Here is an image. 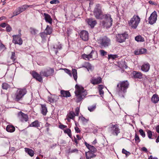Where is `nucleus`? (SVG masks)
<instances>
[{
	"mask_svg": "<svg viewBox=\"0 0 159 159\" xmlns=\"http://www.w3.org/2000/svg\"><path fill=\"white\" fill-rule=\"evenodd\" d=\"M75 90L74 99L78 103L84 99L87 94V91L82 86L76 84L75 86Z\"/></svg>",
	"mask_w": 159,
	"mask_h": 159,
	"instance_id": "nucleus-1",
	"label": "nucleus"
},
{
	"mask_svg": "<svg viewBox=\"0 0 159 159\" xmlns=\"http://www.w3.org/2000/svg\"><path fill=\"white\" fill-rule=\"evenodd\" d=\"M129 85L127 80L120 81L118 84L117 87L118 88V93L120 96L124 97V94L127 92V90Z\"/></svg>",
	"mask_w": 159,
	"mask_h": 159,
	"instance_id": "nucleus-2",
	"label": "nucleus"
},
{
	"mask_svg": "<svg viewBox=\"0 0 159 159\" xmlns=\"http://www.w3.org/2000/svg\"><path fill=\"white\" fill-rule=\"evenodd\" d=\"M93 13L95 17L97 19H103L104 17L107 16V14H103L99 4L96 5L93 11Z\"/></svg>",
	"mask_w": 159,
	"mask_h": 159,
	"instance_id": "nucleus-3",
	"label": "nucleus"
},
{
	"mask_svg": "<svg viewBox=\"0 0 159 159\" xmlns=\"http://www.w3.org/2000/svg\"><path fill=\"white\" fill-rule=\"evenodd\" d=\"M98 41L102 48H108L111 45L110 39L106 36L100 37Z\"/></svg>",
	"mask_w": 159,
	"mask_h": 159,
	"instance_id": "nucleus-4",
	"label": "nucleus"
},
{
	"mask_svg": "<svg viewBox=\"0 0 159 159\" xmlns=\"http://www.w3.org/2000/svg\"><path fill=\"white\" fill-rule=\"evenodd\" d=\"M140 22V18L139 16L134 15L128 21V24L131 28L136 29Z\"/></svg>",
	"mask_w": 159,
	"mask_h": 159,
	"instance_id": "nucleus-5",
	"label": "nucleus"
},
{
	"mask_svg": "<svg viewBox=\"0 0 159 159\" xmlns=\"http://www.w3.org/2000/svg\"><path fill=\"white\" fill-rule=\"evenodd\" d=\"M107 16L104 17V20L102 22V25L106 28H110L112 25V19L109 14H107Z\"/></svg>",
	"mask_w": 159,
	"mask_h": 159,
	"instance_id": "nucleus-6",
	"label": "nucleus"
},
{
	"mask_svg": "<svg viewBox=\"0 0 159 159\" xmlns=\"http://www.w3.org/2000/svg\"><path fill=\"white\" fill-rule=\"evenodd\" d=\"M27 92L25 89H20L17 90L15 94V100L18 101L21 99Z\"/></svg>",
	"mask_w": 159,
	"mask_h": 159,
	"instance_id": "nucleus-7",
	"label": "nucleus"
},
{
	"mask_svg": "<svg viewBox=\"0 0 159 159\" xmlns=\"http://www.w3.org/2000/svg\"><path fill=\"white\" fill-rule=\"evenodd\" d=\"M54 73V70L53 69L48 68L42 70L40 72V74L42 76L47 77L53 75Z\"/></svg>",
	"mask_w": 159,
	"mask_h": 159,
	"instance_id": "nucleus-8",
	"label": "nucleus"
},
{
	"mask_svg": "<svg viewBox=\"0 0 159 159\" xmlns=\"http://www.w3.org/2000/svg\"><path fill=\"white\" fill-rule=\"evenodd\" d=\"M128 37V35L126 32L122 34H118L116 36V41L120 43H122L124 42Z\"/></svg>",
	"mask_w": 159,
	"mask_h": 159,
	"instance_id": "nucleus-9",
	"label": "nucleus"
},
{
	"mask_svg": "<svg viewBox=\"0 0 159 159\" xmlns=\"http://www.w3.org/2000/svg\"><path fill=\"white\" fill-rule=\"evenodd\" d=\"M157 12L154 11L150 15L149 17V23L151 25H153L155 23L157 20Z\"/></svg>",
	"mask_w": 159,
	"mask_h": 159,
	"instance_id": "nucleus-10",
	"label": "nucleus"
},
{
	"mask_svg": "<svg viewBox=\"0 0 159 159\" xmlns=\"http://www.w3.org/2000/svg\"><path fill=\"white\" fill-rule=\"evenodd\" d=\"M111 132L113 135L117 136L118 134L120 133V129L119 128L118 125L117 124L112 125H111Z\"/></svg>",
	"mask_w": 159,
	"mask_h": 159,
	"instance_id": "nucleus-11",
	"label": "nucleus"
},
{
	"mask_svg": "<svg viewBox=\"0 0 159 159\" xmlns=\"http://www.w3.org/2000/svg\"><path fill=\"white\" fill-rule=\"evenodd\" d=\"M12 42L15 44L21 45L23 43V40L20 36L18 35H14L12 36Z\"/></svg>",
	"mask_w": 159,
	"mask_h": 159,
	"instance_id": "nucleus-12",
	"label": "nucleus"
},
{
	"mask_svg": "<svg viewBox=\"0 0 159 159\" xmlns=\"http://www.w3.org/2000/svg\"><path fill=\"white\" fill-rule=\"evenodd\" d=\"M18 116L19 119L22 122H26L28 120V116L22 111H20L18 113Z\"/></svg>",
	"mask_w": 159,
	"mask_h": 159,
	"instance_id": "nucleus-13",
	"label": "nucleus"
},
{
	"mask_svg": "<svg viewBox=\"0 0 159 159\" xmlns=\"http://www.w3.org/2000/svg\"><path fill=\"white\" fill-rule=\"evenodd\" d=\"M80 37L84 41H87L89 39V34L88 32L85 30L82 31L80 34Z\"/></svg>",
	"mask_w": 159,
	"mask_h": 159,
	"instance_id": "nucleus-14",
	"label": "nucleus"
},
{
	"mask_svg": "<svg viewBox=\"0 0 159 159\" xmlns=\"http://www.w3.org/2000/svg\"><path fill=\"white\" fill-rule=\"evenodd\" d=\"M32 75L34 78H35L36 80L40 82L43 81V79L40 74H38L35 71L32 72Z\"/></svg>",
	"mask_w": 159,
	"mask_h": 159,
	"instance_id": "nucleus-15",
	"label": "nucleus"
},
{
	"mask_svg": "<svg viewBox=\"0 0 159 159\" xmlns=\"http://www.w3.org/2000/svg\"><path fill=\"white\" fill-rule=\"evenodd\" d=\"M90 82L93 85L97 84L102 82V79L100 77L93 78L91 79Z\"/></svg>",
	"mask_w": 159,
	"mask_h": 159,
	"instance_id": "nucleus-16",
	"label": "nucleus"
},
{
	"mask_svg": "<svg viewBox=\"0 0 159 159\" xmlns=\"http://www.w3.org/2000/svg\"><path fill=\"white\" fill-rule=\"evenodd\" d=\"M44 19L46 22H48L50 24H52V19L51 16L48 14L46 13L43 14Z\"/></svg>",
	"mask_w": 159,
	"mask_h": 159,
	"instance_id": "nucleus-17",
	"label": "nucleus"
},
{
	"mask_svg": "<svg viewBox=\"0 0 159 159\" xmlns=\"http://www.w3.org/2000/svg\"><path fill=\"white\" fill-rule=\"evenodd\" d=\"M147 50L145 48H141L135 50L134 51V54L135 55H139L145 53Z\"/></svg>",
	"mask_w": 159,
	"mask_h": 159,
	"instance_id": "nucleus-18",
	"label": "nucleus"
},
{
	"mask_svg": "<svg viewBox=\"0 0 159 159\" xmlns=\"http://www.w3.org/2000/svg\"><path fill=\"white\" fill-rule=\"evenodd\" d=\"M93 152L90 151H88V152H85V157L87 159H91L96 157V155Z\"/></svg>",
	"mask_w": 159,
	"mask_h": 159,
	"instance_id": "nucleus-19",
	"label": "nucleus"
},
{
	"mask_svg": "<svg viewBox=\"0 0 159 159\" xmlns=\"http://www.w3.org/2000/svg\"><path fill=\"white\" fill-rule=\"evenodd\" d=\"M84 143L86 147L89 150V151H90L94 153L97 152V149L94 147L89 145L86 142H85Z\"/></svg>",
	"mask_w": 159,
	"mask_h": 159,
	"instance_id": "nucleus-20",
	"label": "nucleus"
},
{
	"mask_svg": "<svg viewBox=\"0 0 159 159\" xmlns=\"http://www.w3.org/2000/svg\"><path fill=\"white\" fill-rule=\"evenodd\" d=\"M29 31L30 34L32 36H36L38 33V30L33 27L30 28Z\"/></svg>",
	"mask_w": 159,
	"mask_h": 159,
	"instance_id": "nucleus-21",
	"label": "nucleus"
},
{
	"mask_svg": "<svg viewBox=\"0 0 159 159\" xmlns=\"http://www.w3.org/2000/svg\"><path fill=\"white\" fill-rule=\"evenodd\" d=\"M150 65L148 63L144 64L141 66V70L144 72H148L149 70Z\"/></svg>",
	"mask_w": 159,
	"mask_h": 159,
	"instance_id": "nucleus-22",
	"label": "nucleus"
},
{
	"mask_svg": "<svg viewBox=\"0 0 159 159\" xmlns=\"http://www.w3.org/2000/svg\"><path fill=\"white\" fill-rule=\"evenodd\" d=\"M133 75L135 78L140 79L142 78V74L140 72L134 71L133 72Z\"/></svg>",
	"mask_w": 159,
	"mask_h": 159,
	"instance_id": "nucleus-23",
	"label": "nucleus"
},
{
	"mask_svg": "<svg viewBox=\"0 0 159 159\" xmlns=\"http://www.w3.org/2000/svg\"><path fill=\"white\" fill-rule=\"evenodd\" d=\"M61 96L64 97H68L71 96L70 93L69 91L61 90Z\"/></svg>",
	"mask_w": 159,
	"mask_h": 159,
	"instance_id": "nucleus-24",
	"label": "nucleus"
},
{
	"mask_svg": "<svg viewBox=\"0 0 159 159\" xmlns=\"http://www.w3.org/2000/svg\"><path fill=\"white\" fill-rule=\"evenodd\" d=\"M89 55L90 59H93V60L95 59L98 57V53L95 51L92 50Z\"/></svg>",
	"mask_w": 159,
	"mask_h": 159,
	"instance_id": "nucleus-25",
	"label": "nucleus"
},
{
	"mask_svg": "<svg viewBox=\"0 0 159 159\" xmlns=\"http://www.w3.org/2000/svg\"><path fill=\"white\" fill-rule=\"evenodd\" d=\"M159 101V97L157 94H154L153 95L151 98V101L153 103L155 104L157 103Z\"/></svg>",
	"mask_w": 159,
	"mask_h": 159,
	"instance_id": "nucleus-26",
	"label": "nucleus"
},
{
	"mask_svg": "<svg viewBox=\"0 0 159 159\" xmlns=\"http://www.w3.org/2000/svg\"><path fill=\"white\" fill-rule=\"evenodd\" d=\"M25 152L30 157H33L34 154V151L31 149L28 148H25Z\"/></svg>",
	"mask_w": 159,
	"mask_h": 159,
	"instance_id": "nucleus-27",
	"label": "nucleus"
},
{
	"mask_svg": "<svg viewBox=\"0 0 159 159\" xmlns=\"http://www.w3.org/2000/svg\"><path fill=\"white\" fill-rule=\"evenodd\" d=\"M87 22L88 24L90 25L92 28H93L97 24L96 20H93L92 19H88Z\"/></svg>",
	"mask_w": 159,
	"mask_h": 159,
	"instance_id": "nucleus-28",
	"label": "nucleus"
},
{
	"mask_svg": "<svg viewBox=\"0 0 159 159\" xmlns=\"http://www.w3.org/2000/svg\"><path fill=\"white\" fill-rule=\"evenodd\" d=\"M42 113L45 116L47 112V109L45 104H41Z\"/></svg>",
	"mask_w": 159,
	"mask_h": 159,
	"instance_id": "nucleus-29",
	"label": "nucleus"
},
{
	"mask_svg": "<svg viewBox=\"0 0 159 159\" xmlns=\"http://www.w3.org/2000/svg\"><path fill=\"white\" fill-rule=\"evenodd\" d=\"M15 130V127L11 125H8L6 127V130L8 132L12 133L14 132Z\"/></svg>",
	"mask_w": 159,
	"mask_h": 159,
	"instance_id": "nucleus-30",
	"label": "nucleus"
},
{
	"mask_svg": "<svg viewBox=\"0 0 159 159\" xmlns=\"http://www.w3.org/2000/svg\"><path fill=\"white\" fill-rule=\"evenodd\" d=\"M30 127H40V124L38 120H35L32 122L29 125Z\"/></svg>",
	"mask_w": 159,
	"mask_h": 159,
	"instance_id": "nucleus-31",
	"label": "nucleus"
},
{
	"mask_svg": "<svg viewBox=\"0 0 159 159\" xmlns=\"http://www.w3.org/2000/svg\"><path fill=\"white\" fill-rule=\"evenodd\" d=\"M104 88V86L102 85H99L98 87V89L99 94L100 95L101 97L104 95V92L103 90L102 89Z\"/></svg>",
	"mask_w": 159,
	"mask_h": 159,
	"instance_id": "nucleus-32",
	"label": "nucleus"
},
{
	"mask_svg": "<svg viewBox=\"0 0 159 159\" xmlns=\"http://www.w3.org/2000/svg\"><path fill=\"white\" fill-rule=\"evenodd\" d=\"M52 29L48 25H47L46 29L45 30V32L48 35H50L51 34L52 32Z\"/></svg>",
	"mask_w": 159,
	"mask_h": 159,
	"instance_id": "nucleus-33",
	"label": "nucleus"
},
{
	"mask_svg": "<svg viewBox=\"0 0 159 159\" xmlns=\"http://www.w3.org/2000/svg\"><path fill=\"white\" fill-rule=\"evenodd\" d=\"M135 40L138 42H143L144 41V38L140 35H138L135 37Z\"/></svg>",
	"mask_w": 159,
	"mask_h": 159,
	"instance_id": "nucleus-34",
	"label": "nucleus"
},
{
	"mask_svg": "<svg viewBox=\"0 0 159 159\" xmlns=\"http://www.w3.org/2000/svg\"><path fill=\"white\" fill-rule=\"evenodd\" d=\"M47 34L45 32H43L40 33L39 35L41 37L42 40H46L47 38Z\"/></svg>",
	"mask_w": 159,
	"mask_h": 159,
	"instance_id": "nucleus-35",
	"label": "nucleus"
},
{
	"mask_svg": "<svg viewBox=\"0 0 159 159\" xmlns=\"http://www.w3.org/2000/svg\"><path fill=\"white\" fill-rule=\"evenodd\" d=\"M72 72L74 80L76 81L77 78V70L75 69H73Z\"/></svg>",
	"mask_w": 159,
	"mask_h": 159,
	"instance_id": "nucleus-36",
	"label": "nucleus"
},
{
	"mask_svg": "<svg viewBox=\"0 0 159 159\" xmlns=\"http://www.w3.org/2000/svg\"><path fill=\"white\" fill-rule=\"evenodd\" d=\"M84 67L87 69L88 71L89 70H91L92 69V66L91 64L89 62L86 63L85 66H84Z\"/></svg>",
	"mask_w": 159,
	"mask_h": 159,
	"instance_id": "nucleus-37",
	"label": "nucleus"
},
{
	"mask_svg": "<svg viewBox=\"0 0 159 159\" xmlns=\"http://www.w3.org/2000/svg\"><path fill=\"white\" fill-rule=\"evenodd\" d=\"M96 104H93V105L88 107V110L90 112L93 111L96 108Z\"/></svg>",
	"mask_w": 159,
	"mask_h": 159,
	"instance_id": "nucleus-38",
	"label": "nucleus"
},
{
	"mask_svg": "<svg viewBox=\"0 0 159 159\" xmlns=\"http://www.w3.org/2000/svg\"><path fill=\"white\" fill-rule=\"evenodd\" d=\"M2 87L3 89L7 90L8 88H10V86L7 83H4L2 84Z\"/></svg>",
	"mask_w": 159,
	"mask_h": 159,
	"instance_id": "nucleus-39",
	"label": "nucleus"
},
{
	"mask_svg": "<svg viewBox=\"0 0 159 159\" xmlns=\"http://www.w3.org/2000/svg\"><path fill=\"white\" fill-rule=\"evenodd\" d=\"M64 133L67 134L70 138H71V133L70 129H66L64 130Z\"/></svg>",
	"mask_w": 159,
	"mask_h": 159,
	"instance_id": "nucleus-40",
	"label": "nucleus"
},
{
	"mask_svg": "<svg viewBox=\"0 0 159 159\" xmlns=\"http://www.w3.org/2000/svg\"><path fill=\"white\" fill-rule=\"evenodd\" d=\"M18 8H19V10H20V12H22L27 9V6H26V5H25Z\"/></svg>",
	"mask_w": 159,
	"mask_h": 159,
	"instance_id": "nucleus-41",
	"label": "nucleus"
},
{
	"mask_svg": "<svg viewBox=\"0 0 159 159\" xmlns=\"http://www.w3.org/2000/svg\"><path fill=\"white\" fill-rule=\"evenodd\" d=\"M20 10H19V8H17L13 12V15L12 16L13 17L15 16H17L20 14Z\"/></svg>",
	"mask_w": 159,
	"mask_h": 159,
	"instance_id": "nucleus-42",
	"label": "nucleus"
},
{
	"mask_svg": "<svg viewBox=\"0 0 159 159\" xmlns=\"http://www.w3.org/2000/svg\"><path fill=\"white\" fill-rule=\"evenodd\" d=\"M75 116V113L73 111L70 112L68 114V117L72 119Z\"/></svg>",
	"mask_w": 159,
	"mask_h": 159,
	"instance_id": "nucleus-43",
	"label": "nucleus"
},
{
	"mask_svg": "<svg viewBox=\"0 0 159 159\" xmlns=\"http://www.w3.org/2000/svg\"><path fill=\"white\" fill-rule=\"evenodd\" d=\"M11 57L10 58L12 60L13 62H14L16 58V57L15 55V53L14 52H11Z\"/></svg>",
	"mask_w": 159,
	"mask_h": 159,
	"instance_id": "nucleus-44",
	"label": "nucleus"
},
{
	"mask_svg": "<svg viewBox=\"0 0 159 159\" xmlns=\"http://www.w3.org/2000/svg\"><path fill=\"white\" fill-rule=\"evenodd\" d=\"M82 57L84 59L86 60H89L90 59L89 54V55H86L84 54L82 55Z\"/></svg>",
	"mask_w": 159,
	"mask_h": 159,
	"instance_id": "nucleus-45",
	"label": "nucleus"
},
{
	"mask_svg": "<svg viewBox=\"0 0 159 159\" xmlns=\"http://www.w3.org/2000/svg\"><path fill=\"white\" fill-rule=\"evenodd\" d=\"M118 57V56L117 55H108V59H114L115 58H117Z\"/></svg>",
	"mask_w": 159,
	"mask_h": 159,
	"instance_id": "nucleus-46",
	"label": "nucleus"
},
{
	"mask_svg": "<svg viewBox=\"0 0 159 159\" xmlns=\"http://www.w3.org/2000/svg\"><path fill=\"white\" fill-rule=\"evenodd\" d=\"M135 140L136 143H138L140 142V139L139 136L136 134H135Z\"/></svg>",
	"mask_w": 159,
	"mask_h": 159,
	"instance_id": "nucleus-47",
	"label": "nucleus"
},
{
	"mask_svg": "<svg viewBox=\"0 0 159 159\" xmlns=\"http://www.w3.org/2000/svg\"><path fill=\"white\" fill-rule=\"evenodd\" d=\"M139 132L140 135L143 137L144 138L145 137L146 135L145 133L144 132L142 129H140L139 130Z\"/></svg>",
	"mask_w": 159,
	"mask_h": 159,
	"instance_id": "nucleus-48",
	"label": "nucleus"
},
{
	"mask_svg": "<svg viewBox=\"0 0 159 159\" xmlns=\"http://www.w3.org/2000/svg\"><path fill=\"white\" fill-rule=\"evenodd\" d=\"M100 54L102 56H104L107 55V52L103 50H99Z\"/></svg>",
	"mask_w": 159,
	"mask_h": 159,
	"instance_id": "nucleus-49",
	"label": "nucleus"
},
{
	"mask_svg": "<svg viewBox=\"0 0 159 159\" xmlns=\"http://www.w3.org/2000/svg\"><path fill=\"white\" fill-rule=\"evenodd\" d=\"M6 49V48L5 45L2 43H0V51L2 50H4Z\"/></svg>",
	"mask_w": 159,
	"mask_h": 159,
	"instance_id": "nucleus-50",
	"label": "nucleus"
},
{
	"mask_svg": "<svg viewBox=\"0 0 159 159\" xmlns=\"http://www.w3.org/2000/svg\"><path fill=\"white\" fill-rule=\"evenodd\" d=\"M53 48L57 49H60L61 48V44L58 43V44H56L54 45Z\"/></svg>",
	"mask_w": 159,
	"mask_h": 159,
	"instance_id": "nucleus-51",
	"label": "nucleus"
},
{
	"mask_svg": "<svg viewBox=\"0 0 159 159\" xmlns=\"http://www.w3.org/2000/svg\"><path fill=\"white\" fill-rule=\"evenodd\" d=\"M122 153L123 154H125L126 156H129L130 154V153L129 152L127 151L124 149H122Z\"/></svg>",
	"mask_w": 159,
	"mask_h": 159,
	"instance_id": "nucleus-52",
	"label": "nucleus"
},
{
	"mask_svg": "<svg viewBox=\"0 0 159 159\" xmlns=\"http://www.w3.org/2000/svg\"><path fill=\"white\" fill-rule=\"evenodd\" d=\"M147 134L148 138L150 139H151L152 136V131L150 130H148L147 131Z\"/></svg>",
	"mask_w": 159,
	"mask_h": 159,
	"instance_id": "nucleus-53",
	"label": "nucleus"
},
{
	"mask_svg": "<svg viewBox=\"0 0 159 159\" xmlns=\"http://www.w3.org/2000/svg\"><path fill=\"white\" fill-rule=\"evenodd\" d=\"M12 30V28L9 25H7L6 28V30L8 32H9L11 31Z\"/></svg>",
	"mask_w": 159,
	"mask_h": 159,
	"instance_id": "nucleus-54",
	"label": "nucleus"
},
{
	"mask_svg": "<svg viewBox=\"0 0 159 159\" xmlns=\"http://www.w3.org/2000/svg\"><path fill=\"white\" fill-rule=\"evenodd\" d=\"M80 112V108L79 107H77L75 110V116H78L79 115V113Z\"/></svg>",
	"mask_w": 159,
	"mask_h": 159,
	"instance_id": "nucleus-55",
	"label": "nucleus"
},
{
	"mask_svg": "<svg viewBox=\"0 0 159 159\" xmlns=\"http://www.w3.org/2000/svg\"><path fill=\"white\" fill-rule=\"evenodd\" d=\"M59 3V1L57 0H52L50 2V3L51 4L58 3Z\"/></svg>",
	"mask_w": 159,
	"mask_h": 159,
	"instance_id": "nucleus-56",
	"label": "nucleus"
},
{
	"mask_svg": "<svg viewBox=\"0 0 159 159\" xmlns=\"http://www.w3.org/2000/svg\"><path fill=\"white\" fill-rule=\"evenodd\" d=\"M59 128L61 129H63L65 128H66L67 126L62 124L60 125L59 126Z\"/></svg>",
	"mask_w": 159,
	"mask_h": 159,
	"instance_id": "nucleus-57",
	"label": "nucleus"
},
{
	"mask_svg": "<svg viewBox=\"0 0 159 159\" xmlns=\"http://www.w3.org/2000/svg\"><path fill=\"white\" fill-rule=\"evenodd\" d=\"M78 150L76 149L75 148L72 150H70L69 151V153H72L75 152H78Z\"/></svg>",
	"mask_w": 159,
	"mask_h": 159,
	"instance_id": "nucleus-58",
	"label": "nucleus"
},
{
	"mask_svg": "<svg viewBox=\"0 0 159 159\" xmlns=\"http://www.w3.org/2000/svg\"><path fill=\"white\" fill-rule=\"evenodd\" d=\"M48 100L51 103H52L54 102V100L51 97H48Z\"/></svg>",
	"mask_w": 159,
	"mask_h": 159,
	"instance_id": "nucleus-59",
	"label": "nucleus"
},
{
	"mask_svg": "<svg viewBox=\"0 0 159 159\" xmlns=\"http://www.w3.org/2000/svg\"><path fill=\"white\" fill-rule=\"evenodd\" d=\"M7 24L6 23H3L0 24V26L3 28H4L7 26Z\"/></svg>",
	"mask_w": 159,
	"mask_h": 159,
	"instance_id": "nucleus-60",
	"label": "nucleus"
},
{
	"mask_svg": "<svg viewBox=\"0 0 159 159\" xmlns=\"http://www.w3.org/2000/svg\"><path fill=\"white\" fill-rule=\"evenodd\" d=\"M75 132L77 133H79L80 132V129L78 127H75Z\"/></svg>",
	"mask_w": 159,
	"mask_h": 159,
	"instance_id": "nucleus-61",
	"label": "nucleus"
},
{
	"mask_svg": "<svg viewBox=\"0 0 159 159\" xmlns=\"http://www.w3.org/2000/svg\"><path fill=\"white\" fill-rule=\"evenodd\" d=\"M148 2L150 4H151V5H157L156 3L151 0L149 1Z\"/></svg>",
	"mask_w": 159,
	"mask_h": 159,
	"instance_id": "nucleus-62",
	"label": "nucleus"
},
{
	"mask_svg": "<svg viewBox=\"0 0 159 159\" xmlns=\"http://www.w3.org/2000/svg\"><path fill=\"white\" fill-rule=\"evenodd\" d=\"M141 150L145 152H148L147 149L146 148L144 147H143L142 148H141Z\"/></svg>",
	"mask_w": 159,
	"mask_h": 159,
	"instance_id": "nucleus-63",
	"label": "nucleus"
},
{
	"mask_svg": "<svg viewBox=\"0 0 159 159\" xmlns=\"http://www.w3.org/2000/svg\"><path fill=\"white\" fill-rule=\"evenodd\" d=\"M156 131L158 133H159V125L157 126L156 127Z\"/></svg>",
	"mask_w": 159,
	"mask_h": 159,
	"instance_id": "nucleus-64",
	"label": "nucleus"
}]
</instances>
